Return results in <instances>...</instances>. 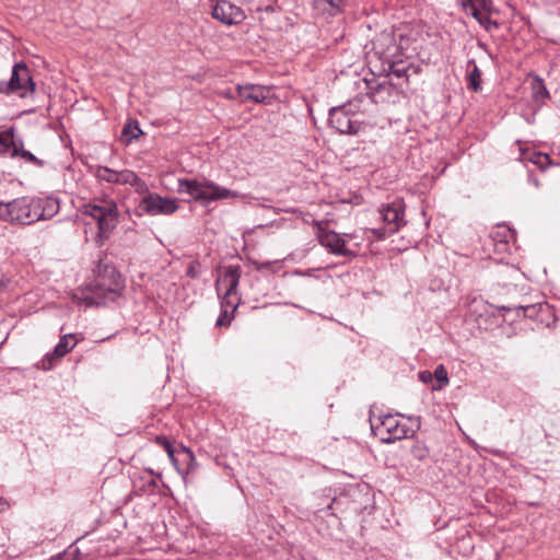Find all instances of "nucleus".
Segmentation results:
<instances>
[{"label": "nucleus", "mask_w": 560, "mask_h": 560, "mask_svg": "<svg viewBox=\"0 0 560 560\" xmlns=\"http://www.w3.org/2000/svg\"><path fill=\"white\" fill-rule=\"evenodd\" d=\"M345 0H315L313 7L318 14L336 16L342 12Z\"/></svg>", "instance_id": "17"}, {"label": "nucleus", "mask_w": 560, "mask_h": 560, "mask_svg": "<svg viewBox=\"0 0 560 560\" xmlns=\"http://www.w3.org/2000/svg\"><path fill=\"white\" fill-rule=\"evenodd\" d=\"M373 233L378 237V238H384L386 237L387 234H389L388 230L386 229H377V230H373Z\"/></svg>", "instance_id": "35"}, {"label": "nucleus", "mask_w": 560, "mask_h": 560, "mask_svg": "<svg viewBox=\"0 0 560 560\" xmlns=\"http://www.w3.org/2000/svg\"><path fill=\"white\" fill-rule=\"evenodd\" d=\"M81 213L96 221L101 237L109 235L115 229L119 215L117 203L109 198L93 199L91 202L82 206Z\"/></svg>", "instance_id": "1"}, {"label": "nucleus", "mask_w": 560, "mask_h": 560, "mask_svg": "<svg viewBox=\"0 0 560 560\" xmlns=\"http://www.w3.org/2000/svg\"><path fill=\"white\" fill-rule=\"evenodd\" d=\"M271 90L262 85L237 86L236 94L240 102L262 103L270 97Z\"/></svg>", "instance_id": "14"}, {"label": "nucleus", "mask_w": 560, "mask_h": 560, "mask_svg": "<svg viewBox=\"0 0 560 560\" xmlns=\"http://www.w3.org/2000/svg\"><path fill=\"white\" fill-rule=\"evenodd\" d=\"M95 177L100 180L118 185H126L127 182L135 178L130 170L115 171L107 166H96Z\"/></svg>", "instance_id": "15"}, {"label": "nucleus", "mask_w": 560, "mask_h": 560, "mask_svg": "<svg viewBox=\"0 0 560 560\" xmlns=\"http://www.w3.org/2000/svg\"><path fill=\"white\" fill-rule=\"evenodd\" d=\"M77 345V340L74 336L71 334L65 335L60 338L59 342L55 347L51 353H48L43 362L45 369H49L51 366L52 359H61L68 352H70L74 346Z\"/></svg>", "instance_id": "16"}, {"label": "nucleus", "mask_w": 560, "mask_h": 560, "mask_svg": "<svg viewBox=\"0 0 560 560\" xmlns=\"http://www.w3.org/2000/svg\"><path fill=\"white\" fill-rule=\"evenodd\" d=\"M142 135V130L136 120H129L122 128L120 141L128 145L132 140L138 139Z\"/></svg>", "instance_id": "21"}, {"label": "nucleus", "mask_w": 560, "mask_h": 560, "mask_svg": "<svg viewBox=\"0 0 560 560\" xmlns=\"http://www.w3.org/2000/svg\"><path fill=\"white\" fill-rule=\"evenodd\" d=\"M242 275L240 265H231L224 269L222 276L217 280V291L220 293L225 290L221 301V308H228L234 313L238 306L237 287Z\"/></svg>", "instance_id": "6"}, {"label": "nucleus", "mask_w": 560, "mask_h": 560, "mask_svg": "<svg viewBox=\"0 0 560 560\" xmlns=\"http://www.w3.org/2000/svg\"><path fill=\"white\" fill-rule=\"evenodd\" d=\"M404 208L402 200H394L382 208V219L389 224V234L396 233L404 224Z\"/></svg>", "instance_id": "11"}, {"label": "nucleus", "mask_w": 560, "mask_h": 560, "mask_svg": "<svg viewBox=\"0 0 560 560\" xmlns=\"http://www.w3.org/2000/svg\"><path fill=\"white\" fill-rule=\"evenodd\" d=\"M410 454L415 459L422 462L429 457L430 450L423 442L416 441L410 448Z\"/></svg>", "instance_id": "27"}, {"label": "nucleus", "mask_w": 560, "mask_h": 560, "mask_svg": "<svg viewBox=\"0 0 560 560\" xmlns=\"http://www.w3.org/2000/svg\"><path fill=\"white\" fill-rule=\"evenodd\" d=\"M155 442L165 450L170 459L173 462L174 465H176L177 460L174 456V448L172 443L163 435L155 436Z\"/></svg>", "instance_id": "29"}, {"label": "nucleus", "mask_w": 560, "mask_h": 560, "mask_svg": "<svg viewBox=\"0 0 560 560\" xmlns=\"http://www.w3.org/2000/svg\"><path fill=\"white\" fill-rule=\"evenodd\" d=\"M178 190L187 192L195 200L209 203L214 200L236 198V191L221 187L209 180L180 179L178 182Z\"/></svg>", "instance_id": "3"}, {"label": "nucleus", "mask_w": 560, "mask_h": 560, "mask_svg": "<svg viewBox=\"0 0 560 560\" xmlns=\"http://www.w3.org/2000/svg\"><path fill=\"white\" fill-rule=\"evenodd\" d=\"M410 66V63H407L406 61L402 60L392 61L388 63V74L395 75L398 79H407Z\"/></svg>", "instance_id": "23"}, {"label": "nucleus", "mask_w": 560, "mask_h": 560, "mask_svg": "<svg viewBox=\"0 0 560 560\" xmlns=\"http://www.w3.org/2000/svg\"><path fill=\"white\" fill-rule=\"evenodd\" d=\"M50 560H75L74 558H69L67 555L58 556L57 558H52Z\"/></svg>", "instance_id": "36"}, {"label": "nucleus", "mask_w": 560, "mask_h": 560, "mask_svg": "<svg viewBox=\"0 0 560 560\" xmlns=\"http://www.w3.org/2000/svg\"><path fill=\"white\" fill-rule=\"evenodd\" d=\"M0 154L3 156L20 158L36 166L44 165L42 160L37 159L32 152L24 149L23 141L15 138L13 127L0 130Z\"/></svg>", "instance_id": "7"}, {"label": "nucleus", "mask_w": 560, "mask_h": 560, "mask_svg": "<svg viewBox=\"0 0 560 560\" xmlns=\"http://www.w3.org/2000/svg\"><path fill=\"white\" fill-rule=\"evenodd\" d=\"M212 16L224 24L231 25L242 21L243 12L228 1H221L214 5Z\"/></svg>", "instance_id": "12"}, {"label": "nucleus", "mask_w": 560, "mask_h": 560, "mask_svg": "<svg viewBox=\"0 0 560 560\" xmlns=\"http://www.w3.org/2000/svg\"><path fill=\"white\" fill-rule=\"evenodd\" d=\"M537 305H526V306H518L517 308L522 310L526 316H533L534 312L536 311Z\"/></svg>", "instance_id": "33"}, {"label": "nucleus", "mask_w": 560, "mask_h": 560, "mask_svg": "<svg viewBox=\"0 0 560 560\" xmlns=\"http://www.w3.org/2000/svg\"><path fill=\"white\" fill-rule=\"evenodd\" d=\"M39 203L35 197H20L9 202L0 201V219L13 224L28 225L38 221Z\"/></svg>", "instance_id": "2"}, {"label": "nucleus", "mask_w": 560, "mask_h": 560, "mask_svg": "<svg viewBox=\"0 0 560 560\" xmlns=\"http://www.w3.org/2000/svg\"><path fill=\"white\" fill-rule=\"evenodd\" d=\"M132 176L135 178L131 179L130 182H127V184L135 187V190L138 194H143L144 196L150 194L147 184L140 177H138V175L135 172H132Z\"/></svg>", "instance_id": "30"}, {"label": "nucleus", "mask_w": 560, "mask_h": 560, "mask_svg": "<svg viewBox=\"0 0 560 560\" xmlns=\"http://www.w3.org/2000/svg\"><path fill=\"white\" fill-rule=\"evenodd\" d=\"M467 86L474 92H478L481 89V71L476 65L475 60H469L467 65Z\"/></svg>", "instance_id": "18"}, {"label": "nucleus", "mask_w": 560, "mask_h": 560, "mask_svg": "<svg viewBox=\"0 0 560 560\" xmlns=\"http://www.w3.org/2000/svg\"><path fill=\"white\" fill-rule=\"evenodd\" d=\"M394 36L390 33L382 32L372 40V49L376 54H385L394 45Z\"/></svg>", "instance_id": "20"}, {"label": "nucleus", "mask_w": 560, "mask_h": 560, "mask_svg": "<svg viewBox=\"0 0 560 560\" xmlns=\"http://www.w3.org/2000/svg\"><path fill=\"white\" fill-rule=\"evenodd\" d=\"M94 295L100 299H113L116 293L115 288H106L104 278L98 279L94 284Z\"/></svg>", "instance_id": "26"}, {"label": "nucleus", "mask_w": 560, "mask_h": 560, "mask_svg": "<svg viewBox=\"0 0 560 560\" xmlns=\"http://www.w3.org/2000/svg\"><path fill=\"white\" fill-rule=\"evenodd\" d=\"M316 225L318 228L317 237L322 246L335 255L353 256V253L346 247L345 240L338 233L324 230L319 222Z\"/></svg>", "instance_id": "10"}, {"label": "nucleus", "mask_w": 560, "mask_h": 560, "mask_svg": "<svg viewBox=\"0 0 560 560\" xmlns=\"http://www.w3.org/2000/svg\"><path fill=\"white\" fill-rule=\"evenodd\" d=\"M532 90L536 102H545L549 97V92L546 89L544 81L539 78L534 79Z\"/></svg>", "instance_id": "24"}, {"label": "nucleus", "mask_w": 560, "mask_h": 560, "mask_svg": "<svg viewBox=\"0 0 560 560\" xmlns=\"http://www.w3.org/2000/svg\"><path fill=\"white\" fill-rule=\"evenodd\" d=\"M233 314L234 313H231V311L228 310V308H221V313H220V316L217 319L215 325L218 327H226V326H229L231 324L232 318H233Z\"/></svg>", "instance_id": "31"}, {"label": "nucleus", "mask_w": 560, "mask_h": 560, "mask_svg": "<svg viewBox=\"0 0 560 560\" xmlns=\"http://www.w3.org/2000/svg\"><path fill=\"white\" fill-rule=\"evenodd\" d=\"M464 9L469 11L471 15L486 28L491 22V0H466Z\"/></svg>", "instance_id": "13"}, {"label": "nucleus", "mask_w": 560, "mask_h": 560, "mask_svg": "<svg viewBox=\"0 0 560 560\" xmlns=\"http://www.w3.org/2000/svg\"><path fill=\"white\" fill-rule=\"evenodd\" d=\"M138 207L149 215H170L178 209V203L173 198L162 197L153 192L145 195Z\"/></svg>", "instance_id": "8"}, {"label": "nucleus", "mask_w": 560, "mask_h": 560, "mask_svg": "<svg viewBox=\"0 0 560 560\" xmlns=\"http://www.w3.org/2000/svg\"><path fill=\"white\" fill-rule=\"evenodd\" d=\"M328 121L332 128L340 133H355L359 130V124L352 118V115L346 107H330L328 110Z\"/></svg>", "instance_id": "9"}, {"label": "nucleus", "mask_w": 560, "mask_h": 560, "mask_svg": "<svg viewBox=\"0 0 560 560\" xmlns=\"http://www.w3.org/2000/svg\"><path fill=\"white\" fill-rule=\"evenodd\" d=\"M419 378L423 383H429L433 380L432 373L429 371H422L419 373Z\"/></svg>", "instance_id": "34"}, {"label": "nucleus", "mask_w": 560, "mask_h": 560, "mask_svg": "<svg viewBox=\"0 0 560 560\" xmlns=\"http://www.w3.org/2000/svg\"><path fill=\"white\" fill-rule=\"evenodd\" d=\"M370 424L373 434L383 443H393L407 436L408 429L406 424L394 415H376L374 410L370 411Z\"/></svg>", "instance_id": "4"}, {"label": "nucleus", "mask_w": 560, "mask_h": 560, "mask_svg": "<svg viewBox=\"0 0 560 560\" xmlns=\"http://www.w3.org/2000/svg\"><path fill=\"white\" fill-rule=\"evenodd\" d=\"M3 289H4V284L2 281H0V292L3 291Z\"/></svg>", "instance_id": "37"}, {"label": "nucleus", "mask_w": 560, "mask_h": 560, "mask_svg": "<svg viewBox=\"0 0 560 560\" xmlns=\"http://www.w3.org/2000/svg\"><path fill=\"white\" fill-rule=\"evenodd\" d=\"M530 162L537 165L540 170H545L550 164L548 154L535 152L529 158Z\"/></svg>", "instance_id": "28"}, {"label": "nucleus", "mask_w": 560, "mask_h": 560, "mask_svg": "<svg viewBox=\"0 0 560 560\" xmlns=\"http://www.w3.org/2000/svg\"><path fill=\"white\" fill-rule=\"evenodd\" d=\"M501 308L505 310V311H511L512 310V307H506V306H502Z\"/></svg>", "instance_id": "38"}, {"label": "nucleus", "mask_w": 560, "mask_h": 560, "mask_svg": "<svg viewBox=\"0 0 560 560\" xmlns=\"http://www.w3.org/2000/svg\"><path fill=\"white\" fill-rule=\"evenodd\" d=\"M199 267H200V265H199V262H198V261H191V262L188 265L187 269H186V275H187L188 277H190V278H196V277H198V275H199Z\"/></svg>", "instance_id": "32"}, {"label": "nucleus", "mask_w": 560, "mask_h": 560, "mask_svg": "<svg viewBox=\"0 0 560 560\" xmlns=\"http://www.w3.org/2000/svg\"><path fill=\"white\" fill-rule=\"evenodd\" d=\"M0 93L5 95L16 94L20 97H26L36 93V83L24 61L16 62L12 67L9 81L0 80Z\"/></svg>", "instance_id": "5"}, {"label": "nucleus", "mask_w": 560, "mask_h": 560, "mask_svg": "<svg viewBox=\"0 0 560 560\" xmlns=\"http://www.w3.org/2000/svg\"><path fill=\"white\" fill-rule=\"evenodd\" d=\"M492 242L498 247V252H506L509 240L512 238V232L505 226H499L491 235Z\"/></svg>", "instance_id": "22"}, {"label": "nucleus", "mask_w": 560, "mask_h": 560, "mask_svg": "<svg viewBox=\"0 0 560 560\" xmlns=\"http://www.w3.org/2000/svg\"><path fill=\"white\" fill-rule=\"evenodd\" d=\"M432 376L436 381V384L432 386L433 390H440L448 384L447 371L442 364L435 368Z\"/></svg>", "instance_id": "25"}, {"label": "nucleus", "mask_w": 560, "mask_h": 560, "mask_svg": "<svg viewBox=\"0 0 560 560\" xmlns=\"http://www.w3.org/2000/svg\"><path fill=\"white\" fill-rule=\"evenodd\" d=\"M37 202L39 203V210H37V212L40 214L38 221L50 219L58 212L59 205L55 199L37 198Z\"/></svg>", "instance_id": "19"}]
</instances>
